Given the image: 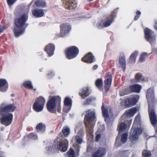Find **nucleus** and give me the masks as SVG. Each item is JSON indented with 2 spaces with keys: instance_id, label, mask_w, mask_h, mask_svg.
Returning a JSON list of instances; mask_svg holds the SVG:
<instances>
[{
  "instance_id": "f257e3e1",
  "label": "nucleus",
  "mask_w": 157,
  "mask_h": 157,
  "mask_svg": "<svg viewBox=\"0 0 157 157\" xmlns=\"http://www.w3.org/2000/svg\"><path fill=\"white\" fill-rule=\"evenodd\" d=\"M95 111L94 109H89L86 111L85 117V124L87 136L92 138L93 129L95 121Z\"/></svg>"
},
{
  "instance_id": "f03ea898",
  "label": "nucleus",
  "mask_w": 157,
  "mask_h": 157,
  "mask_svg": "<svg viewBox=\"0 0 157 157\" xmlns=\"http://www.w3.org/2000/svg\"><path fill=\"white\" fill-rule=\"evenodd\" d=\"M28 18V14L24 13L20 17L15 20V27L13 31L15 36L17 37L24 33L25 29L28 26V25L25 24Z\"/></svg>"
},
{
  "instance_id": "7ed1b4c3",
  "label": "nucleus",
  "mask_w": 157,
  "mask_h": 157,
  "mask_svg": "<svg viewBox=\"0 0 157 157\" xmlns=\"http://www.w3.org/2000/svg\"><path fill=\"white\" fill-rule=\"evenodd\" d=\"M61 98L59 96H50L49 99L47 104L48 110L51 113H56V107L57 111L61 112Z\"/></svg>"
},
{
  "instance_id": "20e7f679",
  "label": "nucleus",
  "mask_w": 157,
  "mask_h": 157,
  "mask_svg": "<svg viewBox=\"0 0 157 157\" xmlns=\"http://www.w3.org/2000/svg\"><path fill=\"white\" fill-rule=\"evenodd\" d=\"M140 115L138 114L135 118L132 128L131 130L129 138L131 141L133 142L137 141L139 136L142 132V130L140 128H135V127L139 124L140 122Z\"/></svg>"
},
{
  "instance_id": "39448f33",
  "label": "nucleus",
  "mask_w": 157,
  "mask_h": 157,
  "mask_svg": "<svg viewBox=\"0 0 157 157\" xmlns=\"http://www.w3.org/2000/svg\"><path fill=\"white\" fill-rule=\"evenodd\" d=\"M83 128L82 123H78L75 129V132H77V135L75 137V140L76 143L74 144L73 146L75 148V150L77 153L80 151V146L77 144H81L82 142V137L83 136Z\"/></svg>"
},
{
  "instance_id": "423d86ee",
  "label": "nucleus",
  "mask_w": 157,
  "mask_h": 157,
  "mask_svg": "<svg viewBox=\"0 0 157 157\" xmlns=\"http://www.w3.org/2000/svg\"><path fill=\"white\" fill-rule=\"evenodd\" d=\"M117 10V9H115L112 12L111 16L106 17L102 21L99 22L97 24L98 28L109 26L114 21V17L116 16Z\"/></svg>"
},
{
  "instance_id": "0eeeda50",
  "label": "nucleus",
  "mask_w": 157,
  "mask_h": 157,
  "mask_svg": "<svg viewBox=\"0 0 157 157\" xmlns=\"http://www.w3.org/2000/svg\"><path fill=\"white\" fill-rule=\"evenodd\" d=\"M13 114L10 113H6L0 110V122L6 126L10 125L12 122Z\"/></svg>"
},
{
  "instance_id": "6e6552de",
  "label": "nucleus",
  "mask_w": 157,
  "mask_h": 157,
  "mask_svg": "<svg viewBox=\"0 0 157 157\" xmlns=\"http://www.w3.org/2000/svg\"><path fill=\"white\" fill-rule=\"evenodd\" d=\"M55 147L62 152L66 151L67 149L68 141L67 139H63L59 140V142L56 140L54 141Z\"/></svg>"
},
{
  "instance_id": "1a4fd4ad",
  "label": "nucleus",
  "mask_w": 157,
  "mask_h": 157,
  "mask_svg": "<svg viewBox=\"0 0 157 157\" xmlns=\"http://www.w3.org/2000/svg\"><path fill=\"white\" fill-rule=\"evenodd\" d=\"M146 39L149 42L151 46H154L155 43L156 36L154 32L147 28L144 30Z\"/></svg>"
},
{
  "instance_id": "9d476101",
  "label": "nucleus",
  "mask_w": 157,
  "mask_h": 157,
  "mask_svg": "<svg viewBox=\"0 0 157 157\" xmlns=\"http://www.w3.org/2000/svg\"><path fill=\"white\" fill-rule=\"evenodd\" d=\"M45 100L44 98L40 97L36 100L33 105L34 109L37 112L42 111L44 107L45 104Z\"/></svg>"
},
{
  "instance_id": "9b49d317",
  "label": "nucleus",
  "mask_w": 157,
  "mask_h": 157,
  "mask_svg": "<svg viewBox=\"0 0 157 157\" xmlns=\"http://www.w3.org/2000/svg\"><path fill=\"white\" fill-rule=\"evenodd\" d=\"M79 53L78 48L75 46H72L68 48L66 50L65 54L66 57L71 59L75 57Z\"/></svg>"
},
{
  "instance_id": "f8f14e48",
  "label": "nucleus",
  "mask_w": 157,
  "mask_h": 157,
  "mask_svg": "<svg viewBox=\"0 0 157 157\" xmlns=\"http://www.w3.org/2000/svg\"><path fill=\"white\" fill-rule=\"evenodd\" d=\"M60 29V33L56 34V36L58 37H63L70 31L71 26L68 23H63L61 25Z\"/></svg>"
},
{
  "instance_id": "ddd939ff",
  "label": "nucleus",
  "mask_w": 157,
  "mask_h": 157,
  "mask_svg": "<svg viewBox=\"0 0 157 157\" xmlns=\"http://www.w3.org/2000/svg\"><path fill=\"white\" fill-rule=\"evenodd\" d=\"M139 98L138 95H132L125 101V105L127 107L132 106L135 105L138 102Z\"/></svg>"
},
{
  "instance_id": "4468645a",
  "label": "nucleus",
  "mask_w": 157,
  "mask_h": 157,
  "mask_svg": "<svg viewBox=\"0 0 157 157\" xmlns=\"http://www.w3.org/2000/svg\"><path fill=\"white\" fill-rule=\"evenodd\" d=\"M148 111L151 123L153 126H155L157 124V117L155 110L153 108L149 105Z\"/></svg>"
},
{
  "instance_id": "2eb2a0df",
  "label": "nucleus",
  "mask_w": 157,
  "mask_h": 157,
  "mask_svg": "<svg viewBox=\"0 0 157 157\" xmlns=\"http://www.w3.org/2000/svg\"><path fill=\"white\" fill-rule=\"evenodd\" d=\"M64 105L63 109L64 112L68 113L71 109L72 105V100L69 97H66L64 100Z\"/></svg>"
},
{
  "instance_id": "dca6fc26",
  "label": "nucleus",
  "mask_w": 157,
  "mask_h": 157,
  "mask_svg": "<svg viewBox=\"0 0 157 157\" xmlns=\"http://www.w3.org/2000/svg\"><path fill=\"white\" fill-rule=\"evenodd\" d=\"M65 8L70 10L75 8L77 6V3L75 0H63Z\"/></svg>"
},
{
  "instance_id": "f3484780",
  "label": "nucleus",
  "mask_w": 157,
  "mask_h": 157,
  "mask_svg": "<svg viewBox=\"0 0 157 157\" xmlns=\"http://www.w3.org/2000/svg\"><path fill=\"white\" fill-rule=\"evenodd\" d=\"M16 107L13 104H10L6 106H4L2 104L0 106V110L6 113H10L14 111Z\"/></svg>"
},
{
  "instance_id": "a211bd4d",
  "label": "nucleus",
  "mask_w": 157,
  "mask_h": 157,
  "mask_svg": "<svg viewBox=\"0 0 157 157\" xmlns=\"http://www.w3.org/2000/svg\"><path fill=\"white\" fill-rule=\"evenodd\" d=\"M126 124L124 123H122L118 125L117 129L119 131V134L116 138V141L115 142V144H117L118 140L120 139V133L125 131L126 129Z\"/></svg>"
},
{
  "instance_id": "6ab92c4d",
  "label": "nucleus",
  "mask_w": 157,
  "mask_h": 157,
  "mask_svg": "<svg viewBox=\"0 0 157 157\" xmlns=\"http://www.w3.org/2000/svg\"><path fill=\"white\" fill-rule=\"evenodd\" d=\"M33 15L36 18H40L44 16V10L42 9H36L32 11Z\"/></svg>"
},
{
  "instance_id": "aec40b11",
  "label": "nucleus",
  "mask_w": 157,
  "mask_h": 157,
  "mask_svg": "<svg viewBox=\"0 0 157 157\" xmlns=\"http://www.w3.org/2000/svg\"><path fill=\"white\" fill-rule=\"evenodd\" d=\"M55 50V46L52 44H48L45 48V50L47 52L49 56H51L53 55Z\"/></svg>"
},
{
  "instance_id": "412c9836",
  "label": "nucleus",
  "mask_w": 157,
  "mask_h": 157,
  "mask_svg": "<svg viewBox=\"0 0 157 157\" xmlns=\"http://www.w3.org/2000/svg\"><path fill=\"white\" fill-rule=\"evenodd\" d=\"M8 88V84L5 79H0V91L6 92Z\"/></svg>"
},
{
  "instance_id": "4be33fe9",
  "label": "nucleus",
  "mask_w": 157,
  "mask_h": 157,
  "mask_svg": "<svg viewBox=\"0 0 157 157\" xmlns=\"http://www.w3.org/2000/svg\"><path fill=\"white\" fill-rule=\"evenodd\" d=\"M106 149L104 148H100L93 154V157H102L105 154Z\"/></svg>"
},
{
  "instance_id": "5701e85b",
  "label": "nucleus",
  "mask_w": 157,
  "mask_h": 157,
  "mask_svg": "<svg viewBox=\"0 0 157 157\" xmlns=\"http://www.w3.org/2000/svg\"><path fill=\"white\" fill-rule=\"evenodd\" d=\"M82 60L87 63H92L94 61V57L90 53L86 54L84 57L82 59Z\"/></svg>"
},
{
  "instance_id": "b1692460",
  "label": "nucleus",
  "mask_w": 157,
  "mask_h": 157,
  "mask_svg": "<svg viewBox=\"0 0 157 157\" xmlns=\"http://www.w3.org/2000/svg\"><path fill=\"white\" fill-rule=\"evenodd\" d=\"M112 80V76L111 75H108L105 80V90H109L110 87Z\"/></svg>"
},
{
  "instance_id": "393cba45",
  "label": "nucleus",
  "mask_w": 157,
  "mask_h": 157,
  "mask_svg": "<svg viewBox=\"0 0 157 157\" xmlns=\"http://www.w3.org/2000/svg\"><path fill=\"white\" fill-rule=\"evenodd\" d=\"M90 88L88 87H86L83 88L81 91L79 93L80 95L83 99L88 96L90 94Z\"/></svg>"
},
{
  "instance_id": "a878e982",
  "label": "nucleus",
  "mask_w": 157,
  "mask_h": 157,
  "mask_svg": "<svg viewBox=\"0 0 157 157\" xmlns=\"http://www.w3.org/2000/svg\"><path fill=\"white\" fill-rule=\"evenodd\" d=\"M119 63L121 65L122 68L124 69L123 71H124L126 67V60L123 54H121L119 58Z\"/></svg>"
},
{
  "instance_id": "bb28decb",
  "label": "nucleus",
  "mask_w": 157,
  "mask_h": 157,
  "mask_svg": "<svg viewBox=\"0 0 157 157\" xmlns=\"http://www.w3.org/2000/svg\"><path fill=\"white\" fill-rule=\"evenodd\" d=\"M137 111V109L134 107L127 110L126 113V116L127 117H133Z\"/></svg>"
},
{
  "instance_id": "cd10ccee",
  "label": "nucleus",
  "mask_w": 157,
  "mask_h": 157,
  "mask_svg": "<svg viewBox=\"0 0 157 157\" xmlns=\"http://www.w3.org/2000/svg\"><path fill=\"white\" fill-rule=\"evenodd\" d=\"M154 91L152 89H149L147 93L146 97L148 101H151L154 97Z\"/></svg>"
},
{
  "instance_id": "c85d7f7f",
  "label": "nucleus",
  "mask_w": 157,
  "mask_h": 157,
  "mask_svg": "<svg viewBox=\"0 0 157 157\" xmlns=\"http://www.w3.org/2000/svg\"><path fill=\"white\" fill-rule=\"evenodd\" d=\"M129 88L130 92L132 91L139 93L140 92L141 86L140 85L137 84L131 86Z\"/></svg>"
},
{
  "instance_id": "c756f323",
  "label": "nucleus",
  "mask_w": 157,
  "mask_h": 157,
  "mask_svg": "<svg viewBox=\"0 0 157 157\" xmlns=\"http://www.w3.org/2000/svg\"><path fill=\"white\" fill-rule=\"evenodd\" d=\"M147 80V78L144 77L141 73H139L136 74L135 78V81L136 82H142Z\"/></svg>"
},
{
  "instance_id": "7c9ffc66",
  "label": "nucleus",
  "mask_w": 157,
  "mask_h": 157,
  "mask_svg": "<svg viewBox=\"0 0 157 157\" xmlns=\"http://www.w3.org/2000/svg\"><path fill=\"white\" fill-rule=\"evenodd\" d=\"M138 55V52L137 51L134 52L130 56L129 59V63L131 64L134 63L136 60V59Z\"/></svg>"
},
{
  "instance_id": "2f4dec72",
  "label": "nucleus",
  "mask_w": 157,
  "mask_h": 157,
  "mask_svg": "<svg viewBox=\"0 0 157 157\" xmlns=\"http://www.w3.org/2000/svg\"><path fill=\"white\" fill-rule=\"evenodd\" d=\"M130 93V92L128 90L127 87H124L120 89L119 94L121 96H123Z\"/></svg>"
},
{
  "instance_id": "473e14b6",
  "label": "nucleus",
  "mask_w": 157,
  "mask_h": 157,
  "mask_svg": "<svg viewBox=\"0 0 157 157\" xmlns=\"http://www.w3.org/2000/svg\"><path fill=\"white\" fill-rule=\"evenodd\" d=\"M35 5L36 7H45L46 6V3L44 1L38 0L35 2Z\"/></svg>"
},
{
  "instance_id": "72a5a7b5",
  "label": "nucleus",
  "mask_w": 157,
  "mask_h": 157,
  "mask_svg": "<svg viewBox=\"0 0 157 157\" xmlns=\"http://www.w3.org/2000/svg\"><path fill=\"white\" fill-rule=\"evenodd\" d=\"M102 110L103 116L105 118H107L109 117L108 113V109L104 107V105L103 104L102 106Z\"/></svg>"
},
{
  "instance_id": "f704fd0d",
  "label": "nucleus",
  "mask_w": 157,
  "mask_h": 157,
  "mask_svg": "<svg viewBox=\"0 0 157 157\" xmlns=\"http://www.w3.org/2000/svg\"><path fill=\"white\" fill-rule=\"evenodd\" d=\"M36 128L38 131H44L45 129V125L42 123L39 124L36 126Z\"/></svg>"
},
{
  "instance_id": "c9c22d12",
  "label": "nucleus",
  "mask_w": 157,
  "mask_h": 157,
  "mask_svg": "<svg viewBox=\"0 0 157 157\" xmlns=\"http://www.w3.org/2000/svg\"><path fill=\"white\" fill-rule=\"evenodd\" d=\"M148 56V54L145 52L142 53L140 56L139 61L141 62H143L144 61L145 59L147 58Z\"/></svg>"
},
{
  "instance_id": "e433bc0d",
  "label": "nucleus",
  "mask_w": 157,
  "mask_h": 157,
  "mask_svg": "<svg viewBox=\"0 0 157 157\" xmlns=\"http://www.w3.org/2000/svg\"><path fill=\"white\" fill-rule=\"evenodd\" d=\"M23 85L25 87L32 89L33 88V86L31 82L29 81H26L23 83Z\"/></svg>"
},
{
  "instance_id": "4c0bfd02",
  "label": "nucleus",
  "mask_w": 157,
  "mask_h": 157,
  "mask_svg": "<svg viewBox=\"0 0 157 157\" xmlns=\"http://www.w3.org/2000/svg\"><path fill=\"white\" fill-rule=\"evenodd\" d=\"M128 132H126L123 134L121 136V141L123 144H124L127 140Z\"/></svg>"
},
{
  "instance_id": "58836bf2",
  "label": "nucleus",
  "mask_w": 157,
  "mask_h": 157,
  "mask_svg": "<svg viewBox=\"0 0 157 157\" xmlns=\"http://www.w3.org/2000/svg\"><path fill=\"white\" fill-rule=\"evenodd\" d=\"M75 153L72 148H70L66 154V157H75Z\"/></svg>"
},
{
  "instance_id": "ea45409f",
  "label": "nucleus",
  "mask_w": 157,
  "mask_h": 157,
  "mask_svg": "<svg viewBox=\"0 0 157 157\" xmlns=\"http://www.w3.org/2000/svg\"><path fill=\"white\" fill-rule=\"evenodd\" d=\"M62 132L64 135L68 136L70 133V129L67 126H65L63 128Z\"/></svg>"
},
{
  "instance_id": "a19ab883",
  "label": "nucleus",
  "mask_w": 157,
  "mask_h": 157,
  "mask_svg": "<svg viewBox=\"0 0 157 157\" xmlns=\"http://www.w3.org/2000/svg\"><path fill=\"white\" fill-rule=\"evenodd\" d=\"M96 86L99 89H101L103 85V82L102 80L101 79H97L95 82Z\"/></svg>"
},
{
  "instance_id": "79ce46f5",
  "label": "nucleus",
  "mask_w": 157,
  "mask_h": 157,
  "mask_svg": "<svg viewBox=\"0 0 157 157\" xmlns=\"http://www.w3.org/2000/svg\"><path fill=\"white\" fill-rule=\"evenodd\" d=\"M94 100H95V98L92 97H90L86 99V101L84 103V104L88 105L90 104Z\"/></svg>"
},
{
  "instance_id": "37998d69",
  "label": "nucleus",
  "mask_w": 157,
  "mask_h": 157,
  "mask_svg": "<svg viewBox=\"0 0 157 157\" xmlns=\"http://www.w3.org/2000/svg\"><path fill=\"white\" fill-rule=\"evenodd\" d=\"M129 153L128 151H121L120 153H119V155H121V157L124 156L125 157H128Z\"/></svg>"
},
{
  "instance_id": "c03bdc74",
  "label": "nucleus",
  "mask_w": 157,
  "mask_h": 157,
  "mask_svg": "<svg viewBox=\"0 0 157 157\" xmlns=\"http://www.w3.org/2000/svg\"><path fill=\"white\" fill-rule=\"evenodd\" d=\"M143 155L146 157H149L151 155L150 151L147 150H144L143 152Z\"/></svg>"
},
{
  "instance_id": "a18cd8bd",
  "label": "nucleus",
  "mask_w": 157,
  "mask_h": 157,
  "mask_svg": "<svg viewBox=\"0 0 157 157\" xmlns=\"http://www.w3.org/2000/svg\"><path fill=\"white\" fill-rule=\"evenodd\" d=\"M28 137L33 140H35L38 137L36 134L33 133H31L29 135Z\"/></svg>"
},
{
  "instance_id": "49530a36",
  "label": "nucleus",
  "mask_w": 157,
  "mask_h": 157,
  "mask_svg": "<svg viewBox=\"0 0 157 157\" xmlns=\"http://www.w3.org/2000/svg\"><path fill=\"white\" fill-rule=\"evenodd\" d=\"M55 75V72L52 71H49L48 73V78H51L53 77Z\"/></svg>"
},
{
  "instance_id": "de8ad7c7",
  "label": "nucleus",
  "mask_w": 157,
  "mask_h": 157,
  "mask_svg": "<svg viewBox=\"0 0 157 157\" xmlns=\"http://www.w3.org/2000/svg\"><path fill=\"white\" fill-rule=\"evenodd\" d=\"M16 0H7V2L8 5H12L14 4L16 1Z\"/></svg>"
},
{
  "instance_id": "09e8293b",
  "label": "nucleus",
  "mask_w": 157,
  "mask_h": 157,
  "mask_svg": "<svg viewBox=\"0 0 157 157\" xmlns=\"http://www.w3.org/2000/svg\"><path fill=\"white\" fill-rule=\"evenodd\" d=\"M101 137V135L100 134H97L96 136V142H98Z\"/></svg>"
},
{
  "instance_id": "8fccbe9b",
  "label": "nucleus",
  "mask_w": 157,
  "mask_h": 157,
  "mask_svg": "<svg viewBox=\"0 0 157 157\" xmlns=\"http://www.w3.org/2000/svg\"><path fill=\"white\" fill-rule=\"evenodd\" d=\"M4 29V26L3 25H0V33L2 32Z\"/></svg>"
},
{
  "instance_id": "3c124183",
  "label": "nucleus",
  "mask_w": 157,
  "mask_h": 157,
  "mask_svg": "<svg viewBox=\"0 0 157 157\" xmlns=\"http://www.w3.org/2000/svg\"><path fill=\"white\" fill-rule=\"evenodd\" d=\"M98 67V66L97 65H94L93 67L92 68V70H96Z\"/></svg>"
},
{
  "instance_id": "603ef678",
  "label": "nucleus",
  "mask_w": 157,
  "mask_h": 157,
  "mask_svg": "<svg viewBox=\"0 0 157 157\" xmlns=\"http://www.w3.org/2000/svg\"><path fill=\"white\" fill-rule=\"evenodd\" d=\"M140 16L136 15L134 18V19L135 20H137L140 17Z\"/></svg>"
},
{
  "instance_id": "864d4df0",
  "label": "nucleus",
  "mask_w": 157,
  "mask_h": 157,
  "mask_svg": "<svg viewBox=\"0 0 157 157\" xmlns=\"http://www.w3.org/2000/svg\"><path fill=\"white\" fill-rule=\"evenodd\" d=\"M141 12L139 11H137L136 12V15L140 16L141 14Z\"/></svg>"
},
{
  "instance_id": "5fc2aeb1",
  "label": "nucleus",
  "mask_w": 157,
  "mask_h": 157,
  "mask_svg": "<svg viewBox=\"0 0 157 157\" xmlns=\"http://www.w3.org/2000/svg\"><path fill=\"white\" fill-rule=\"evenodd\" d=\"M154 28L155 29H157V21L154 25Z\"/></svg>"
},
{
  "instance_id": "6e6d98bb",
  "label": "nucleus",
  "mask_w": 157,
  "mask_h": 157,
  "mask_svg": "<svg viewBox=\"0 0 157 157\" xmlns=\"http://www.w3.org/2000/svg\"><path fill=\"white\" fill-rule=\"evenodd\" d=\"M125 115H123L122 116V117H121V119H123L124 118V117H125Z\"/></svg>"
},
{
  "instance_id": "4d7b16f0",
  "label": "nucleus",
  "mask_w": 157,
  "mask_h": 157,
  "mask_svg": "<svg viewBox=\"0 0 157 157\" xmlns=\"http://www.w3.org/2000/svg\"><path fill=\"white\" fill-rule=\"evenodd\" d=\"M107 120H108V119H105V122H106L108 124L109 123H108V121Z\"/></svg>"
},
{
  "instance_id": "13d9d810",
  "label": "nucleus",
  "mask_w": 157,
  "mask_h": 157,
  "mask_svg": "<svg viewBox=\"0 0 157 157\" xmlns=\"http://www.w3.org/2000/svg\"><path fill=\"white\" fill-rule=\"evenodd\" d=\"M132 120H131L130 121H129V123L131 124L132 123Z\"/></svg>"
},
{
  "instance_id": "bf43d9fd",
  "label": "nucleus",
  "mask_w": 157,
  "mask_h": 157,
  "mask_svg": "<svg viewBox=\"0 0 157 157\" xmlns=\"http://www.w3.org/2000/svg\"><path fill=\"white\" fill-rule=\"evenodd\" d=\"M33 1H32L29 4V6H30L33 3Z\"/></svg>"
},
{
  "instance_id": "052dcab7",
  "label": "nucleus",
  "mask_w": 157,
  "mask_h": 157,
  "mask_svg": "<svg viewBox=\"0 0 157 157\" xmlns=\"http://www.w3.org/2000/svg\"><path fill=\"white\" fill-rule=\"evenodd\" d=\"M132 157H136L134 155H132Z\"/></svg>"
},
{
  "instance_id": "680f3d73",
  "label": "nucleus",
  "mask_w": 157,
  "mask_h": 157,
  "mask_svg": "<svg viewBox=\"0 0 157 157\" xmlns=\"http://www.w3.org/2000/svg\"><path fill=\"white\" fill-rule=\"evenodd\" d=\"M61 135H62V133H61V132H60L59 134V137L61 136Z\"/></svg>"
},
{
  "instance_id": "e2e57ef3",
  "label": "nucleus",
  "mask_w": 157,
  "mask_h": 157,
  "mask_svg": "<svg viewBox=\"0 0 157 157\" xmlns=\"http://www.w3.org/2000/svg\"><path fill=\"white\" fill-rule=\"evenodd\" d=\"M90 2L93 1V0H88Z\"/></svg>"
},
{
  "instance_id": "0e129e2a",
  "label": "nucleus",
  "mask_w": 157,
  "mask_h": 157,
  "mask_svg": "<svg viewBox=\"0 0 157 157\" xmlns=\"http://www.w3.org/2000/svg\"><path fill=\"white\" fill-rule=\"evenodd\" d=\"M50 148H51L50 147H49V148H48V149L49 150H50Z\"/></svg>"
},
{
  "instance_id": "69168bd1",
  "label": "nucleus",
  "mask_w": 157,
  "mask_h": 157,
  "mask_svg": "<svg viewBox=\"0 0 157 157\" xmlns=\"http://www.w3.org/2000/svg\"><path fill=\"white\" fill-rule=\"evenodd\" d=\"M74 139V138H73V139L72 140V141H73V140Z\"/></svg>"
},
{
  "instance_id": "338daca9",
  "label": "nucleus",
  "mask_w": 157,
  "mask_h": 157,
  "mask_svg": "<svg viewBox=\"0 0 157 157\" xmlns=\"http://www.w3.org/2000/svg\"><path fill=\"white\" fill-rule=\"evenodd\" d=\"M156 131H157V130H156Z\"/></svg>"
}]
</instances>
